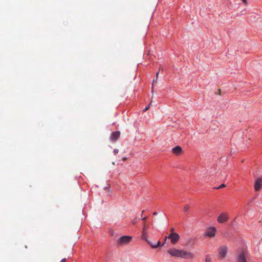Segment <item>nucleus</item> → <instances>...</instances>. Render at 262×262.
Here are the masks:
<instances>
[{
    "mask_svg": "<svg viewBox=\"0 0 262 262\" xmlns=\"http://www.w3.org/2000/svg\"><path fill=\"white\" fill-rule=\"evenodd\" d=\"M167 252L172 256L182 258L185 259H189L193 258V255L191 253L182 249L171 248L168 250Z\"/></svg>",
    "mask_w": 262,
    "mask_h": 262,
    "instance_id": "nucleus-1",
    "label": "nucleus"
},
{
    "mask_svg": "<svg viewBox=\"0 0 262 262\" xmlns=\"http://www.w3.org/2000/svg\"><path fill=\"white\" fill-rule=\"evenodd\" d=\"M132 236L129 235H123L117 239L116 244L118 246H121L129 243L132 239Z\"/></svg>",
    "mask_w": 262,
    "mask_h": 262,
    "instance_id": "nucleus-2",
    "label": "nucleus"
},
{
    "mask_svg": "<svg viewBox=\"0 0 262 262\" xmlns=\"http://www.w3.org/2000/svg\"><path fill=\"white\" fill-rule=\"evenodd\" d=\"M167 238L170 239L171 243L174 245L178 243L180 238V236L177 233L173 232L167 236Z\"/></svg>",
    "mask_w": 262,
    "mask_h": 262,
    "instance_id": "nucleus-3",
    "label": "nucleus"
},
{
    "mask_svg": "<svg viewBox=\"0 0 262 262\" xmlns=\"http://www.w3.org/2000/svg\"><path fill=\"white\" fill-rule=\"evenodd\" d=\"M217 232L216 229L214 227H210L208 228L204 233V235L205 236H208L210 237H214Z\"/></svg>",
    "mask_w": 262,
    "mask_h": 262,
    "instance_id": "nucleus-4",
    "label": "nucleus"
},
{
    "mask_svg": "<svg viewBox=\"0 0 262 262\" xmlns=\"http://www.w3.org/2000/svg\"><path fill=\"white\" fill-rule=\"evenodd\" d=\"M120 132L119 130L112 132L110 137V140L113 142H116L120 138Z\"/></svg>",
    "mask_w": 262,
    "mask_h": 262,
    "instance_id": "nucleus-5",
    "label": "nucleus"
},
{
    "mask_svg": "<svg viewBox=\"0 0 262 262\" xmlns=\"http://www.w3.org/2000/svg\"><path fill=\"white\" fill-rule=\"evenodd\" d=\"M229 216L227 213H222L217 217V221L220 223H224L229 220Z\"/></svg>",
    "mask_w": 262,
    "mask_h": 262,
    "instance_id": "nucleus-6",
    "label": "nucleus"
},
{
    "mask_svg": "<svg viewBox=\"0 0 262 262\" xmlns=\"http://www.w3.org/2000/svg\"><path fill=\"white\" fill-rule=\"evenodd\" d=\"M149 226L148 225H144L142 231V235H141V238L143 240L145 241L147 243V241H149L147 239V236H146V231L149 229Z\"/></svg>",
    "mask_w": 262,
    "mask_h": 262,
    "instance_id": "nucleus-7",
    "label": "nucleus"
},
{
    "mask_svg": "<svg viewBox=\"0 0 262 262\" xmlns=\"http://www.w3.org/2000/svg\"><path fill=\"white\" fill-rule=\"evenodd\" d=\"M166 239H167V236L165 237L164 241L162 244H161V242L160 241H158L157 244H153L150 241H147V244L148 245H149L152 248L155 249V248H157L158 247H162L163 246H164L166 243Z\"/></svg>",
    "mask_w": 262,
    "mask_h": 262,
    "instance_id": "nucleus-8",
    "label": "nucleus"
},
{
    "mask_svg": "<svg viewBox=\"0 0 262 262\" xmlns=\"http://www.w3.org/2000/svg\"><path fill=\"white\" fill-rule=\"evenodd\" d=\"M227 253V248L226 246H222L220 248L219 250V256L221 258H224Z\"/></svg>",
    "mask_w": 262,
    "mask_h": 262,
    "instance_id": "nucleus-9",
    "label": "nucleus"
},
{
    "mask_svg": "<svg viewBox=\"0 0 262 262\" xmlns=\"http://www.w3.org/2000/svg\"><path fill=\"white\" fill-rule=\"evenodd\" d=\"M262 186V178H258L255 181L254 184V189L255 191H259Z\"/></svg>",
    "mask_w": 262,
    "mask_h": 262,
    "instance_id": "nucleus-10",
    "label": "nucleus"
},
{
    "mask_svg": "<svg viewBox=\"0 0 262 262\" xmlns=\"http://www.w3.org/2000/svg\"><path fill=\"white\" fill-rule=\"evenodd\" d=\"M237 262H247L244 252L243 251L238 254L236 259Z\"/></svg>",
    "mask_w": 262,
    "mask_h": 262,
    "instance_id": "nucleus-11",
    "label": "nucleus"
},
{
    "mask_svg": "<svg viewBox=\"0 0 262 262\" xmlns=\"http://www.w3.org/2000/svg\"><path fill=\"white\" fill-rule=\"evenodd\" d=\"M172 151L175 155H179L182 151V148L180 146H177L172 148Z\"/></svg>",
    "mask_w": 262,
    "mask_h": 262,
    "instance_id": "nucleus-12",
    "label": "nucleus"
},
{
    "mask_svg": "<svg viewBox=\"0 0 262 262\" xmlns=\"http://www.w3.org/2000/svg\"><path fill=\"white\" fill-rule=\"evenodd\" d=\"M206 262H211V258H210L209 255H207L205 259Z\"/></svg>",
    "mask_w": 262,
    "mask_h": 262,
    "instance_id": "nucleus-13",
    "label": "nucleus"
},
{
    "mask_svg": "<svg viewBox=\"0 0 262 262\" xmlns=\"http://www.w3.org/2000/svg\"><path fill=\"white\" fill-rule=\"evenodd\" d=\"M189 210V206L188 205H186L184 207V211L187 212Z\"/></svg>",
    "mask_w": 262,
    "mask_h": 262,
    "instance_id": "nucleus-14",
    "label": "nucleus"
},
{
    "mask_svg": "<svg viewBox=\"0 0 262 262\" xmlns=\"http://www.w3.org/2000/svg\"><path fill=\"white\" fill-rule=\"evenodd\" d=\"M224 187H225V184L223 183L221 185H220L219 187H216L215 189H221Z\"/></svg>",
    "mask_w": 262,
    "mask_h": 262,
    "instance_id": "nucleus-15",
    "label": "nucleus"
},
{
    "mask_svg": "<svg viewBox=\"0 0 262 262\" xmlns=\"http://www.w3.org/2000/svg\"><path fill=\"white\" fill-rule=\"evenodd\" d=\"M159 72H157V74H156V79H154L153 80V82H152V84L154 83V82H157V79H158V75H159Z\"/></svg>",
    "mask_w": 262,
    "mask_h": 262,
    "instance_id": "nucleus-16",
    "label": "nucleus"
},
{
    "mask_svg": "<svg viewBox=\"0 0 262 262\" xmlns=\"http://www.w3.org/2000/svg\"><path fill=\"white\" fill-rule=\"evenodd\" d=\"M119 152V150L118 149H114L113 150V153L115 155H116Z\"/></svg>",
    "mask_w": 262,
    "mask_h": 262,
    "instance_id": "nucleus-17",
    "label": "nucleus"
},
{
    "mask_svg": "<svg viewBox=\"0 0 262 262\" xmlns=\"http://www.w3.org/2000/svg\"><path fill=\"white\" fill-rule=\"evenodd\" d=\"M149 104L148 106H146L145 107V108H144V110H143V111L144 112H146V111H147V110H148V109L149 108Z\"/></svg>",
    "mask_w": 262,
    "mask_h": 262,
    "instance_id": "nucleus-18",
    "label": "nucleus"
},
{
    "mask_svg": "<svg viewBox=\"0 0 262 262\" xmlns=\"http://www.w3.org/2000/svg\"><path fill=\"white\" fill-rule=\"evenodd\" d=\"M144 211L143 210L142 211V213H143ZM142 215H143V213H142V214H141V220H143V221H144V220H145L146 219V217H142Z\"/></svg>",
    "mask_w": 262,
    "mask_h": 262,
    "instance_id": "nucleus-19",
    "label": "nucleus"
},
{
    "mask_svg": "<svg viewBox=\"0 0 262 262\" xmlns=\"http://www.w3.org/2000/svg\"><path fill=\"white\" fill-rule=\"evenodd\" d=\"M104 189L105 190H108V191H110V186L104 187Z\"/></svg>",
    "mask_w": 262,
    "mask_h": 262,
    "instance_id": "nucleus-20",
    "label": "nucleus"
},
{
    "mask_svg": "<svg viewBox=\"0 0 262 262\" xmlns=\"http://www.w3.org/2000/svg\"><path fill=\"white\" fill-rule=\"evenodd\" d=\"M137 223V220L136 217L133 221V224H135Z\"/></svg>",
    "mask_w": 262,
    "mask_h": 262,
    "instance_id": "nucleus-21",
    "label": "nucleus"
},
{
    "mask_svg": "<svg viewBox=\"0 0 262 262\" xmlns=\"http://www.w3.org/2000/svg\"><path fill=\"white\" fill-rule=\"evenodd\" d=\"M66 258H62L61 260H60V262H66Z\"/></svg>",
    "mask_w": 262,
    "mask_h": 262,
    "instance_id": "nucleus-22",
    "label": "nucleus"
},
{
    "mask_svg": "<svg viewBox=\"0 0 262 262\" xmlns=\"http://www.w3.org/2000/svg\"><path fill=\"white\" fill-rule=\"evenodd\" d=\"M243 1V2L245 4H247V0H242Z\"/></svg>",
    "mask_w": 262,
    "mask_h": 262,
    "instance_id": "nucleus-23",
    "label": "nucleus"
},
{
    "mask_svg": "<svg viewBox=\"0 0 262 262\" xmlns=\"http://www.w3.org/2000/svg\"><path fill=\"white\" fill-rule=\"evenodd\" d=\"M122 160H123V161H126V160H127V158H126V157H124V158H122Z\"/></svg>",
    "mask_w": 262,
    "mask_h": 262,
    "instance_id": "nucleus-24",
    "label": "nucleus"
},
{
    "mask_svg": "<svg viewBox=\"0 0 262 262\" xmlns=\"http://www.w3.org/2000/svg\"><path fill=\"white\" fill-rule=\"evenodd\" d=\"M218 91H219V93H217V94L221 95V89H219Z\"/></svg>",
    "mask_w": 262,
    "mask_h": 262,
    "instance_id": "nucleus-25",
    "label": "nucleus"
},
{
    "mask_svg": "<svg viewBox=\"0 0 262 262\" xmlns=\"http://www.w3.org/2000/svg\"><path fill=\"white\" fill-rule=\"evenodd\" d=\"M157 212H154L153 213V215H157Z\"/></svg>",
    "mask_w": 262,
    "mask_h": 262,
    "instance_id": "nucleus-26",
    "label": "nucleus"
},
{
    "mask_svg": "<svg viewBox=\"0 0 262 262\" xmlns=\"http://www.w3.org/2000/svg\"><path fill=\"white\" fill-rule=\"evenodd\" d=\"M174 230V229L172 228L171 229V231H173Z\"/></svg>",
    "mask_w": 262,
    "mask_h": 262,
    "instance_id": "nucleus-27",
    "label": "nucleus"
}]
</instances>
